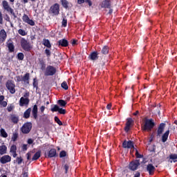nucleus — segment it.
Returning <instances> with one entry per match:
<instances>
[{
    "instance_id": "nucleus-1",
    "label": "nucleus",
    "mask_w": 177,
    "mask_h": 177,
    "mask_svg": "<svg viewBox=\"0 0 177 177\" xmlns=\"http://www.w3.org/2000/svg\"><path fill=\"white\" fill-rule=\"evenodd\" d=\"M156 127V123L154 122V120L153 119H146L145 121L144 125L141 127L142 131L144 132H146L147 131L148 132H150L153 128Z\"/></svg>"
},
{
    "instance_id": "nucleus-2",
    "label": "nucleus",
    "mask_w": 177,
    "mask_h": 177,
    "mask_svg": "<svg viewBox=\"0 0 177 177\" xmlns=\"http://www.w3.org/2000/svg\"><path fill=\"white\" fill-rule=\"evenodd\" d=\"M48 12L49 15H52L53 16H59V15H60V5H59L57 3H55L50 7Z\"/></svg>"
},
{
    "instance_id": "nucleus-3",
    "label": "nucleus",
    "mask_w": 177,
    "mask_h": 177,
    "mask_svg": "<svg viewBox=\"0 0 177 177\" xmlns=\"http://www.w3.org/2000/svg\"><path fill=\"white\" fill-rule=\"evenodd\" d=\"M20 44L24 50L25 52H30L31 49H32V46H31V44L30 41H27L25 38H21L20 41Z\"/></svg>"
},
{
    "instance_id": "nucleus-4",
    "label": "nucleus",
    "mask_w": 177,
    "mask_h": 177,
    "mask_svg": "<svg viewBox=\"0 0 177 177\" xmlns=\"http://www.w3.org/2000/svg\"><path fill=\"white\" fill-rule=\"evenodd\" d=\"M6 86L11 95L16 93V84H15L13 80H8L6 83Z\"/></svg>"
},
{
    "instance_id": "nucleus-5",
    "label": "nucleus",
    "mask_w": 177,
    "mask_h": 177,
    "mask_svg": "<svg viewBox=\"0 0 177 177\" xmlns=\"http://www.w3.org/2000/svg\"><path fill=\"white\" fill-rule=\"evenodd\" d=\"M31 129H32V123H31V122L24 123L21 128L22 133L25 134L30 133Z\"/></svg>"
},
{
    "instance_id": "nucleus-6",
    "label": "nucleus",
    "mask_w": 177,
    "mask_h": 177,
    "mask_svg": "<svg viewBox=\"0 0 177 177\" xmlns=\"http://www.w3.org/2000/svg\"><path fill=\"white\" fill-rule=\"evenodd\" d=\"M55 74H56V68L50 65L47 66L46 70H44V75L49 77L53 76Z\"/></svg>"
},
{
    "instance_id": "nucleus-7",
    "label": "nucleus",
    "mask_w": 177,
    "mask_h": 177,
    "mask_svg": "<svg viewBox=\"0 0 177 177\" xmlns=\"http://www.w3.org/2000/svg\"><path fill=\"white\" fill-rule=\"evenodd\" d=\"M21 77H20V76H17V82H21V81H23L25 85H29L30 84V73H26L24 76H21Z\"/></svg>"
},
{
    "instance_id": "nucleus-8",
    "label": "nucleus",
    "mask_w": 177,
    "mask_h": 177,
    "mask_svg": "<svg viewBox=\"0 0 177 177\" xmlns=\"http://www.w3.org/2000/svg\"><path fill=\"white\" fill-rule=\"evenodd\" d=\"M123 149H133V150H136L135 146L133 145V141L131 140H124L122 142Z\"/></svg>"
},
{
    "instance_id": "nucleus-9",
    "label": "nucleus",
    "mask_w": 177,
    "mask_h": 177,
    "mask_svg": "<svg viewBox=\"0 0 177 177\" xmlns=\"http://www.w3.org/2000/svg\"><path fill=\"white\" fill-rule=\"evenodd\" d=\"M139 165H140V162L139 160H133L129 163V168L131 171H136Z\"/></svg>"
},
{
    "instance_id": "nucleus-10",
    "label": "nucleus",
    "mask_w": 177,
    "mask_h": 177,
    "mask_svg": "<svg viewBox=\"0 0 177 177\" xmlns=\"http://www.w3.org/2000/svg\"><path fill=\"white\" fill-rule=\"evenodd\" d=\"M52 106L53 107L50 109V111H52L53 113H55L56 111H58L59 114H66V113H67V111H66V109L59 107L57 104Z\"/></svg>"
},
{
    "instance_id": "nucleus-11",
    "label": "nucleus",
    "mask_w": 177,
    "mask_h": 177,
    "mask_svg": "<svg viewBox=\"0 0 177 177\" xmlns=\"http://www.w3.org/2000/svg\"><path fill=\"white\" fill-rule=\"evenodd\" d=\"M22 20L24 23H26L27 24H29V26H35V22L32 19H30L28 15H27L26 14H24L22 17Z\"/></svg>"
},
{
    "instance_id": "nucleus-12",
    "label": "nucleus",
    "mask_w": 177,
    "mask_h": 177,
    "mask_svg": "<svg viewBox=\"0 0 177 177\" xmlns=\"http://www.w3.org/2000/svg\"><path fill=\"white\" fill-rule=\"evenodd\" d=\"M133 124V120H132V118H128L127 119V122L125 124V127H124V131L125 132H129V129H131V127Z\"/></svg>"
},
{
    "instance_id": "nucleus-13",
    "label": "nucleus",
    "mask_w": 177,
    "mask_h": 177,
    "mask_svg": "<svg viewBox=\"0 0 177 177\" xmlns=\"http://www.w3.org/2000/svg\"><path fill=\"white\" fill-rule=\"evenodd\" d=\"M167 124H165V123H160L158 127V129H157V138H160V136H161V135H162V132H164V130L165 129V127Z\"/></svg>"
},
{
    "instance_id": "nucleus-14",
    "label": "nucleus",
    "mask_w": 177,
    "mask_h": 177,
    "mask_svg": "<svg viewBox=\"0 0 177 177\" xmlns=\"http://www.w3.org/2000/svg\"><path fill=\"white\" fill-rule=\"evenodd\" d=\"M53 157H57V153L56 152V149L53 148L48 151L47 155H46V158H53Z\"/></svg>"
},
{
    "instance_id": "nucleus-15",
    "label": "nucleus",
    "mask_w": 177,
    "mask_h": 177,
    "mask_svg": "<svg viewBox=\"0 0 177 177\" xmlns=\"http://www.w3.org/2000/svg\"><path fill=\"white\" fill-rule=\"evenodd\" d=\"M12 161V157L9 155H4L0 158L1 164H8Z\"/></svg>"
},
{
    "instance_id": "nucleus-16",
    "label": "nucleus",
    "mask_w": 177,
    "mask_h": 177,
    "mask_svg": "<svg viewBox=\"0 0 177 177\" xmlns=\"http://www.w3.org/2000/svg\"><path fill=\"white\" fill-rule=\"evenodd\" d=\"M6 46L8 48L10 53H13V52H15V44L10 39L6 42Z\"/></svg>"
},
{
    "instance_id": "nucleus-17",
    "label": "nucleus",
    "mask_w": 177,
    "mask_h": 177,
    "mask_svg": "<svg viewBox=\"0 0 177 177\" xmlns=\"http://www.w3.org/2000/svg\"><path fill=\"white\" fill-rule=\"evenodd\" d=\"M32 117L34 120H38V105L35 104L32 109Z\"/></svg>"
},
{
    "instance_id": "nucleus-18",
    "label": "nucleus",
    "mask_w": 177,
    "mask_h": 177,
    "mask_svg": "<svg viewBox=\"0 0 177 177\" xmlns=\"http://www.w3.org/2000/svg\"><path fill=\"white\" fill-rule=\"evenodd\" d=\"M58 46H62V48H67L68 46V41L66 39H59L57 41Z\"/></svg>"
},
{
    "instance_id": "nucleus-19",
    "label": "nucleus",
    "mask_w": 177,
    "mask_h": 177,
    "mask_svg": "<svg viewBox=\"0 0 177 177\" xmlns=\"http://www.w3.org/2000/svg\"><path fill=\"white\" fill-rule=\"evenodd\" d=\"M17 151V147L16 146V145H12L10 147V153H11L14 158H16L17 157V153L16 152Z\"/></svg>"
},
{
    "instance_id": "nucleus-20",
    "label": "nucleus",
    "mask_w": 177,
    "mask_h": 177,
    "mask_svg": "<svg viewBox=\"0 0 177 177\" xmlns=\"http://www.w3.org/2000/svg\"><path fill=\"white\" fill-rule=\"evenodd\" d=\"M147 171L149 172V175H154V172H156V167L153 164H148L147 166Z\"/></svg>"
},
{
    "instance_id": "nucleus-21",
    "label": "nucleus",
    "mask_w": 177,
    "mask_h": 177,
    "mask_svg": "<svg viewBox=\"0 0 177 177\" xmlns=\"http://www.w3.org/2000/svg\"><path fill=\"white\" fill-rule=\"evenodd\" d=\"M28 103H30V99L28 98H24V97H21L19 100V106L21 107H23V106L28 105Z\"/></svg>"
},
{
    "instance_id": "nucleus-22",
    "label": "nucleus",
    "mask_w": 177,
    "mask_h": 177,
    "mask_svg": "<svg viewBox=\"0 0 177 177\" xmlns=\"http://www.w3.org/2000/svg\"><path fill=\"white\" fill-rule=\"evenodd\" d=\"M88 59L90 60H97V59H99V53H97V51L91 53L88 56Z\"/></svg>"
},
{
    "instance_id": "nucleus-23",
    "label": "nucleus",
    "mask_w": 177,
    "mask_h": 177,
    "mask_svg": "<svg viewBox=\"0 0 177 177\" xmlns=\"http://www.w3.org/2000/svg\"><path fill=\"white\" fill-rule=\"evenodd\" d=\"M102 8L105 9H111V1L110 0H104L102 3Z\"/></svg>"
},
{
    "instance_id": "nucleus-24",
    "label": "nucleus",
    "mask_w": 177,
    "mask_h": 177,
    "mask_svg": "<svg viewBox=\"0 0 177 177\" xmlns=\"http://www.w3.org/2000/svg\"><path fill=\"white\" fill-rule=\"evenodd\" d=\"M7 37L8 35H6V31L5 29H1L0 31V41H1V42H5Z\"/></svg>"
},
{
    "instance_id": "nucleus-25",
    "label": "nucleus",
    "mask_w": 177,
    "mask_h": 177,
    "mask_svg": "<svg viewBox=\"0 0 177 177\" xmlns=\"http://www.w3.org/2000/svg\"><path fill=\"white\" fill-rule=\"evenodd\" d=\"M1 5L3 6V9H4V10H6V12H8L12 9L10 6L9 5V3L6 0H3Z\"/></svg>"
},
{
    "instance_id": "nucleus-26",
    "label": "nucleus",
    "mask_w": 177,
    "mask_h": 177,
    "mask_svg": "<svg viewBox=\"0 0 177 177\" xmlns=\"http://www.w3.org/2000/svg\"><path fill=\"white\" fill-rule=\"evenodd\" d=\"M169 136V130L166 131L162 135L161 140L162 143H165L168 140V137Z\"/></svg>"
},
{
    "instance_id": "nucleus-27",
    "label": "nucleus",
    "mask_w": 177,
    "mask_h": 177,
    "mask_svg": "<svg viewBox=\"0 0 177 177\" xmlns=\"http://www.w3.org/2000/svg\"><path fill=\"white\" fill-rule=\"evenodd\" d=\"M4 100H5V96L0 95V106L1 107H6V106H8V102Z\"/></svg>"
},
{
    "instance_id": "nucleus-28",
    "label": "nucleus",
    "mask_w": 177,
    "mask_h": 177,
    "mask_svg": "<svg viewBox=\"0 0 177 177\" xmlns=\"http://www.w3.org/2000/svg\"><path fill=\"white\" fill-rule=\"evenodd\" d=\"M39 64L40 66L41 71H45V70L46 69V64L45 63L44 59H39Z\"/></svg>"
},
{
    "instance_id": "nucleus-29",
    "label": "nucleus",
    "mask_w": 177,
    "mask_h": 177,
    "mask_svg": "<svg viewBox=\"0 0 177 177\" xmlns=\"http://www.w3.org/2000/svg\"><path fill=\"white\" fill-rule=\"evenodd\" d=\"M8 151V147L6 145L0 146V155L3 156V154H6Z\"/></svg>"
},
{
    "instance_id": "nucleus-30",
    "label": "nucleus",
    "mask_w": 177,
    "mask_h": 177,
    "mask_svg": "<svg viewBox=\"0 0 177 177\" xmlns=\"http://www.w3.org/2000/svg\"><path fill=\"white\" fill-rule=\"evenodd\" d=\"M10 120L13 124H18L19 123V116L16 115H10Z\"/></svg>"
},
{
    "instance_id": "nucleus-31",
    "label": "nucleus",
    "mask_w": 177,
    "mask_h": 177,
    "mask_svg": "<svg viewBox=\"0 0 177 177\" xmlns=\"http://www.w3.org/2000/svg\"><path fill=\"white\" fill-rule=\"evenodd\" d=\"M30 115H31V108H28L25 111L24 113V118H26V120L30 118Z\"/></svg>"
},
{
    "instance_id": "nucleus-32",
    "label": "nucleus",
    "mask_w": 177,
    "mask_h": 177,
    "mask_svg": "<svg viewBox=\"0 0 177 177\" xmlns=\"http://www.w3.org/2000/svg\"><path fill=\"white\" fill-rule=\"evenodd\" d=\"M109 49L108 46H104L101 50L102 55H108Z\"/></svg>"
},
{
    "instance_id": "nucleus-33",
    "label": "nucleus",
    "mask_w": 177,
    "mask_h": 177,
    "mask_svg": "<svg viewBox=\"0 0 177 177\" xmlns=\"http://www.w3.org/2000/svg\"><path fill=\"white\" fill-rule=\"evenodd\" d=\"M39 157H41V151H38L34 154L33 157L32 158V161H37Z\"/></svg>"
},
{
    "instance_id": "nucleus-34",
    "label": "nucleus",
    "mask_w": 177,
    "mask_h": 177,
    "mask_svg": "<svg viewBox=\"0 0 177 177\" xmlns=\"http://www.w3.org/2000/svg\"><path fill=\"white\" fill-rule=\"evenodd\" d=\"M43 45H44V46H46V48H52V44H50V41H49V39H44Z\"/></svg>"
},
{
    "instance_id": "nucleus-35",
    "label": "nucleus",
    "mask_w": 177,
    "mask_h": 177,
    "mask_svg": "<svg viewBox=\"0 0 177 177\" xmlns=\"http://www.w3.org/2000/svg\"><path fill=\"white\" fill-rule=\"evenodd\" d=\"M57 104H59L60 107H66V106L67 105V102L64 100H59L57 101Z\"/></svg>"
},
{
    "instance_id": "nucleus-36",
    "label": "nucleus",
    "mask_w": 177,
    "mask_h": 177,
    "mask_svg": "<svg viewBox=\"0 0 177 177\" xmlns=\"http://www.w3.org/2000/svg\"><path fill=\"white\" fill-rule=\"evenodd\" d=\"M62 5L65 9H68V5L70 3L67 0H61Z\"/></svg>"
},
{
    "instance_id": "nucleus-37",
    "label": "nucleus",
    "mask_w": 177,
    "mask_h": 177,
    "mask_svg": "<svg viewBox=\"0 0 177 177\" xmlns=\"http://www.w3.org/2000/svg\"><path fill=\"white\" fill-rule=\"evenodd\" d=\"M169 160H172L173 162H177V154L171 153L169 155Z\"/></svg>"
},
{
    "instance_id": "nucleus-38",
    "label": "nucleus",
    "mask_w": 177,
    "mask_h": 177,
    "mask_svg": "<svg viewBox=\"0 0 177 177\" xmlns=\"http://www.w3.org/2000/svg\"><path fill=\"white\" fill-rule=\"evenodd\" d=\"M0 133H1V136L2 138H7L8 137V133H6V131H5V129H0Z\"/></svg>"
},
{
    "instance_id": "nucleus-39",
    "label": "nucleus",
    "mask_w": 177,
    "mask_h": 177,
    "mask_svg": "<svg viewBox=\"0 0 177 177\" xmlns=\"http://www.w3.org/2000/svg\"><path fill=\"white\" fill-rule=\"evenodd\" d=\"M17 138H19V133L15 132L12 133L11 140H12V142H16V140H17Z\"/></svg>"
},
{
    "instance_id": "nucleus-40",
    "label": "nucleus",
    "mask_w": 177,
    "mask_h": 177,
    "mask_svg": "<svg viewBox=\"0 0 177 177\" xmlns=\"http://www.w3.org/2000/svg\"><path fill=\"white\" fill-rule=\"evenodd\" d=\"M32 86L33 88L38 89V80H37V77L33 79Z\"/></svg>"
},
{
    "instance_id": "nucleus-41",
    "label": "nucleus",
    "mask_w": 177,
    "mask_h": 177,
    "mask_svg": "<svg viewBox=\"0 0 177 177\" xmlns=\"http://www.w3.org/2000/svg\"><path fill=\"white\" fill-rule=\"evenodd\" d=\"M54 120H55V122L57 124H58V125H59V126L63 125V122L60 120V119L59 118V117L55 116Z\"/></svg>"
},
{
    "instance_id": "nucleus-42",
    "label": "nucleus",
    "mask_w": 177,
    "mask_h": 177,
    "mask_svg": "<svg viewBox=\"0 0 177 177\" xmlns=\"http://www.w3.org/2000/svg\"><path fill=\"white\" fill-rule=\"evenodd\" d=\"M133 151H136V157L137 158H143V155L140 154L139 151L136 149H133Z\"/></svg>"
},
{
    "instance_id": "nucleus-43",
    "label": "nucleus",
    "mask_w": 177,
    "mask_h": 177,
    "mask_svg": "<svg viewBox=\"0 0 177 177\" xmlns=\"http://www.w3.org/2000/svg\"><path fill=\"white\" fill-rule=\"evenodd\" d=\"M8 12V13H10V15H12V16H13L14 19H17V15H16V13H15V10H13V8H11Z\"/></svg>"
},
{
    "instance_id": "nucleus-44",
    "label": "nucleus",
    "mask_w": 177,
    "mask_h": 177,
    "mask_svg": "<svg viewBox=\"0 0 177 177\" xmlns=\"http://www.w3.org/2000/svg\"><path fill=\"white\" fill-rule=\"evenodd\" d=\"M62 88L67 91L68 89V85H67V82H63L61 84Z\"/></svg>"
},
{
    "instance_id": "nucleus-45",
    "label": "nucleus",
    "mask_w": 177,
    "mask_h": 177,
    "mask_svg": "<svg viewBox=\"0 0 177 177\" xmlns=\"http://www.w3.org/2000/svg\"><path fill=\"white\" fill-rule=\"evenodd\" d=\"M18 34H19V35H22V37L27 35V32L23 29H19L18 30Z\"/></svg>"
},
{
    "instance_id": "nucleus-46",
    "label": "nucleus",
    "mask_w": 177,
    "mask_h": 177,
    "mask_svg": "<svg viewBox=\"0 0 177 177\" xmlns=\"http://www.w3.org/2000/svg\"><path fill=\"white\" fill-rule=\"evenodd\" d=\"M18 60H24V54L23 53H19L17 54Z\"/></svg>"
},
{
    "instance_id": "nucleus-47",
    "label": "nucleus",
    "mask_w": 177,
    "mask_h": 177,
    "mask_svg": "<svg viewBox=\"0 0 177 177\" xmlns=\"http://www.w3.org/2000/svg\"><path fill=\"white\" fill-rule=\"evenodd\" d=\"M13 109H15V105H13L12 104H10L7 107V111H8V113H10L11 111H12Z\"/></svg>"
},
{
    "instance_id": "nucleus-48",
    "label": "nucleus",
    "mask_w": 177,
    "mask_h": 177,
    "mask_svg": "<svg viewBox=\"0 0 177 177\" xmlns=\"http://www.w3.org/2000/svg\"><path fill=\"white\" fill-rule=\"evenodd\" d=\"M16 161L18 165H20L23 162V158H21V156L17 157Z\"/></svg>"
},
{
    "instance_id": "nucleus-49",
    "label": "nucleus",
    "mask_w": 177,
    "mask_h": 177,
    "mask_svg": "<svg viewBox=\"0 0 177 177\" xmlns=\"http://www.w3.org/2000/svg\"><path fill=\"white\" fill-rule=\"evenodd\" d=\"M66 156H67V152H66V151H62L59 153V157L60 158H63V157H66Z\"/></svg>"
},
{
    "instance_id": "nucleus-50",
    "label": "nucleus",
    "mask_w": 177,
    "mask_h": 177,
    "mask_svg": "<svg viewBox=\"0 0 177 177\" xmlns=\"http://www.w3.org/2000/svg\"><path fill=\"white\" fill-rule=\"evenodd\" d=\"M62 27H67V19L64 18L62 22Z\"/></svg>"
},
{
    "instance_id": "nucleus-51",
    "label": "nucleus",
    "mask_w": 177,
    "mask_h": 177,
    "mask_svg": "<svg viewBox=\"0 0 177 177\" xmlns=\"http://www.w3.org/2000/svg\"><path fill=\"white\" fill-rule=\"evenodd\" d=\"M44 52H45L47 57H50V55H51L50 50L46 48Z\"/></svg>"
},
{
    "instance_id": "nucleus-52",
    "label": "nucleus",
    "mask_w": 177,
    "mask_h": 177,
    "mask_svg": "<svg viewBox=\"0 0 177 177\" xmlns=\"http://www.w3.org/2000/svg\"><path fill=\"white\" fill-rule=\"evenodd\" d=\"M68 168H70V166H68V165H64V169H65V174H67L68 172Z\"/></svg>"
},
{
    "instance_id": "nucleus-53",
    "label": "nucleus",
    "mask_w": 177,
    "mask_h": 177,
    "mask_svg": "<svg viewBox=\"0 0 177 177\" xmlns=\"http://www.w3.org/2000/svg\"><path fill=\"white\" fill-rule=\"evenodd\" d=\"M0 24H3V17H2V12L0 11Z\"/></svg>"
},
{
    "instance_id": "nucleus-54",
    "label": "nucleus",
    "mask_w": 177,
    "mask_h": 177,
    "mask_svg": "<svg viewBox=\"0 0 177 177\" xmlns=\"http://www.w3.org/2000/svg\"><path fill=\"white\" fill-rule=\"evenodd\" d=\"M27 149H28L27 145L24 144V145H22V150H23V151H27Z\"/></svg>"
},
{
    "instance_id": "nucleus-55",
    "label": "nucleus",
    "mask_w": 177,
    "mask_h": 177,
    "mask_svg": "<svg viewBox=\"0 0 177 177\" xmlns=\"http://www.w3.org/2000/svg\"><path fill=\"white\" fill-rule=\"evenodd\" d=\"M71 44L73 46H75V45H77V40H75V39H73L71 41Z\"/></svg>"
},
{
    "instance_id": "nucleus-56",
    "label": "nucleus",
    "mask_w": 177,
    "mask_h": 177,
    "mask_svg": "<svg viewBox=\"0 0 177 177\" xmlns=\"http://www.w3.org/2000/svg\"><path fill=\"white\" fill-rule=\"evenodd\" d=\"M27 160H31V153L30 152L26 153Z\"/></svg>"
},
{
    "instance_id": "nucleus-57",
    "label": "nucleus",
    "mask_w": 177,
    "mask_h": 177,
    "mask_svg": "<svg viewBox=\"0 0 177 177\" xmlns=\"http://www.w3.org/2000/svg\"><path fill=\"white\" fill-rule=\"evenodd\" d=\"M32 143H34V140H32V139H31V138H29L28 140V145H32Z\"/></svg>"
},
{
    "instance_id": "nucleus-58",
    "label": "nucleus",
    "mask_w": 177,
    "mask_h": 177,
    "mask_svg": "<svg viewBox=\"0 0 177 177\" xmlns=\"http://www.w3.org/2000/svg\"><path fill=\"white\" fill-rule=\"evenodd\" d=\"M40 111L41 113H44L45 111V106H41L40 107Z\"/></svg>"
},
{
    "instance_id": "nucleus-59",
    "label": "nucleus",
    "mask_w": 177,
    "mask_h": 177,
    "mask_svg": "<svg viewBox=\"0 0 177 177\" xmlns=\"http://www.w3.org/2000/svg\"><path fill=\"white\" fill-rule=\"evenodd\" d=\"M134 177H140V172L137 171V172L135 174Z\"/></svg>"
},
{
    "instance_id": "nucleus-60",
    "label": "nucleus",
    "mask_w": 177,
    "mask_h": 177,
    "mask_svg": "<svg viewBox=\"0 0 177 177\" xmlns=\"http://www.w3.org/2000/svg\"><path fill=\"white\" fill-rule=\"evenodd\" d=\"M6 21H10V17H9V15H6Z\"/></svg>"
},
{
    "instance_id": "nucleus-61",
    "label": "nucleus",
    "mask_w": 177,
    "mask_h": 177,
    "mask_svg": "<svg viewBox=\"0 0 177 177\" xmlns=\"http://www.w3.org/2000/svg\"><path fill=\"white\" fill-rule=\"evenodd\" d=\"M85 2V0H77V3L79 5H81L82 3H84Z\"/></svg>"
},
{
    "instance_id": "nucleus-62",
    "label": "nucleus",
    "mask_w": 177,
    "mask_h": 177,
    "mask_svg": "<svg viewBox=\"0 0 177 177\" xmlns=\"http://www.w3.org/2000/svg\"><path fill=\"white\" fill-rule=\"evenodd\" d=\"M106 109L108 110H111V104H108L107 106H106Z\"/></svg>"
},
{
    "instance_id": "nucleus-63",
    "label": "nucleus",
    "mask_w": 177,
    "mask_h": 177,
    "mask_svg": "<svg viewBox=\"0 0 177 177\" xmlns=\"http://www.w3.org/2000/svg\"><path fill=\"white\" fill-rule=\"evenodd\" d=\"M86 2L88 3V6H91L92 5V1L91 0H86Z\"/></svg>"
},
{
    "instance_id": "nucleus-64",
    "label": "nucleus",
    "mask_w": 177,
    "mask_h": 177,
    "mask_svg": "<svg viewBox=\"0 0 177 177\" xmlns=\"http://www.w3.org/2000/svg\"><path fill=\"white\" fill-rule=\"evenodd\" d=\"M23 177H28V173L24 171V173L23 174Z\"/></svg>"
}]
</instances>
